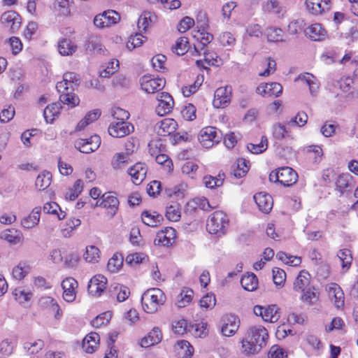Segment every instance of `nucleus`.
Here are the masks:
<instances>
[{"instance_id": "nucleus-1", "label": "nucleus", "mask_w": 358, "mask_h": 358, "mask_svg": "<svg viewBox=\"0 0 358 358\" xmlns=\"http://www.w3.org/2000/svg\"><path fill=\"white\" fill-rule=\"evenodd\" d=\"M268 334L261 325L251 327L241 341V353L250 356L257 354L266 345Z\"/></svg>"}, {"instance_id": "nucleus-2", "label": "nucleus", "mask_w": 358, "mask_h": 358, "mask_svg": "<svg viewBox=\"0 0 358 358\" xmlns=\"http://www.w3.org/2000/svg\"><path fill=\"white\" fill-rule=\"evenodd\" d=\"M80 85V77L73 72H67L63 76V80L58 82L56 89L59 95V101L71 108L79 104L80 99L73 91Z\"/></svg>"}, {"instance_id": "nucleus-3", "label": "nucleus", "mask_w": 358, "mask_h": 358, "mask_svg": "<svg viewBox=\"0 0 358 358\" xmlns=\"http://www.w3.org/2000/svg\"><path fill=\"white\" fill-rule=\"evenodd\" d=\"M228 225L227 215L222 211H215L209 216L206 229L211 234L222 236L225 234Z\"/></svg>"}, {"instance_id": "nucleus-4", "label": "nucleus", "mask_w": 358, "mask_h": 358, "mask_svg": "<svg viewBox=\"0 0 358 358\" xmlns=\"http://www.w3.org/2000/svg\"><path fill=\"white\" fill-rule=\"evenodd\" d=\"M268 178L271 182H279L283 186L289 187L296 182L298 174L293 169L284 166L272 171Z\"/></svg>"}, {"instance_id": "nucleus-5", "label": "nucleus", "mask_w": 358, "mask_h": 358, "mask_svg": "<svg viewBox=\"0 0 358 358\" xmlns=\"http://www.w3.org/2000/svg\"><path fill=\"white\" fill-rule=\"evenodd\" d=\"M221 139V131L214 127L203 128L198 136L199 141L206 148H212L215 144L219 143Z\"/></svg>"}, {"instance_id": "nucleus-6", "label": "nucleus", "mask_w": 358, "mask_h": 358, "mask_svg": "<svg viewBox=\"0 0 358 358\" xmlns=\"http://www.w3.org/2000/svg\"><path fill=\"white\" fill-rule=\"evenodd\" d=\"M280 308L276 305H270L268 306H255L254 307V313L257 316H261L265 322L271 323L276 322L280 317Z\"/></svg>"}, {"instance_id": "nucleus-7", "label": "nucleus", "mask_w": 358, "mask_h": 358, "mask_svg": "<svg viewBox=\"0 0 358 358\" xmlns=\"http://www.w3.org/2000/svg\"><path fill=\"white\" fill-rule=\"evenodd\" d=\"M101 145V138L94 135L89 138H79L75 141V148L83 153H91L96 150Z\"/></svg>"}, {"instance_id": "nucleus-8", "label": "nucleus", "mask_w": 358, "mask_h": 358, "mask_svg": "<svg viewBox=\"0 0 358 358\" xmlns=\"http://www.w3.org/2000/svg\"><path fill=\"white\" fill-rule=\"evenodd\" d=\"M134 130V126L126 121H114L110 124L108 129L109 134L114 138H122Z\"/></svg>"}, {"instance_id": "nucleus-9", "label": "nucleus", "mask_w": 358, "mask_h": 358, "mask_svg": "<svg viewBox=\"0 0 358 358\" xmlns=\"http://www.w3.org/2000/svg\"><path fill=\"white\" fill-rule=\"evenodd\" d=\"M119 20V14L113 10H109L96 15L94 24L96 27L104 28L117 23Z\"/></svg>"}, {"instance_id": "nucleus-10", "label": "nucleus", "mask_w": 358, "mask_h": 358, "mask_svg": "<svg viewBox=\"0 0 358 358\" xmlns=\"http://www.w3.org/2000/svg\"><path fill=\"white\" fill-rule=\"evenodd\" d=\"M141 305L143 310L148 314H154L157 312V289L155 288L148 289L142 294Z\"/></svg>"}, {"instance_id": "nucleus-11", "label": "nucleus", "mask_w": 358, "mask_h": 358, "mask_svg": "<svg viewBox=\"0 0 358 358\" xmlns=\"http://www.w3.org/2000/svg\"><path fill=\"white\" fill-rule=\"evenodd\" d=\"M1 22L6 29L11 33H15L20 27L21 17L15 11L9 10L1 15Z\"/></svg>"}, {"instance_id": "nucleus-12", "label": "nucleus", "mask_w": 358, "mask_h": 358, "mask_svg": "<svg viewBox=\"0 0 358 358\" xmlns=\"http://www.w3.org/2000/svg\"><path fill=\"white\" fill-rule=\"evenodd\" d=\"M231 98V87L229 86L217 88L214 94L213 104L215 108H224L227 107Z\"/></svg>"}, {"instance_id": "nucleus-13", "label": "nucleus", "mask_w": 358, "mask_h": 358, "mask_svg": "<svg viewBox=\"0 0 358 358\" xmlns=\"http://www.w3.org/2000/svg\"><path fill=\"white\" fill-rule=\"evenodd\" d=\"M107 279L101 275H94L88 283L87 290L93 296H100L106 288Z\"/></svg>"}, {"instance_id": "nucleus-14", "label": "nucleus", "mask_w": 358, "mask_h": 358, "mask_svg": "<svg viewBox=\"0 0 358 358\" xmlns=\"http://www.w3.org/2000/svg\"><path fill=\"white\" fill-rule=\"evenodd\" d=\"M62 287L63 289V299L66 302H73L76 296L78 282L73 278H66L62 281Z\"/></svg>"}, {"instance_id": "nucleus-15", "label": "nucleus", "mask_w": 358, "mask_h": 358, "mask_svg": "<svg viewBox=\"0 0 358 358\" xmlns=\"http://www.w3.org/2000/svg\"><path fill=\"white\" fill-rule=\"evenodd\" d=\"M305 3L308 12L319 15L330 9L331 0H306Z\"/></svg>"}, {"instance_id": "nucleus-16", "label": "nucleus", "mask_w": 358, "mask_h": 358, "mask_svg": "<svg viewBox=\"0 0 358 358\" xmlns=\"http://www.w3.org/2000/svg\"><path fill=\"white\" fill-rule=\"evenodd\" d=\"M222 322L221 331L223 336H231L238 331L240 321L236 316L226 315L223 317Z\"/></svg>"}, {"instance_id": "nucleus-17", "label": "nucleus", "mask_w": 358, "mask_h": 358, "mask_svg": "<svg viewBox=\"0 0 358 358\" xmlns=\"http://www.w3.org/2000/svg\"><path fill=\"white\" fill-rule=\"evenodd\" d=\"M256 92L263 96H279L282 92V87L278 83H262L259 85Z\"/></svg>"}, {"instance_id": "nucleus-18", "label": "nucleus", "mask_w": 358, "mask_h": 358, "mask_svg": "<svg viewBox=\"0 0 358 358\" xmlns=\"http://www.w3.org/2000/svg\"><path fill=\"white\" fill-rule=\"evenodd\" d=\"M38 304L41 308L43 309H48L55 312L54 317L55 320H59L63 315V312L57 301L50 296H42L38 301Z\"/></svg>"}, {"instance_id": "nucleus-19", "label": "nucleus", "mask_w": 358, "mask_h": 358, "mask_svg": "<svg viewBox=\"0 0 358 358\" xmlns=\"http://www.w3.org/2000/svg\"><path fill=\"white\" fill-rule=\"evenodd\" d=\"M172 96L167 92L158 94V116H163L170 113L173 107Z\"/></svg>"}, {"instance_id": "nucleus-20", "label": "nucleus", "mask_w": 358, "mask_h": 358, "mask_svg": "<svg viewBox=\"0 0 358 358\" xmlns=\"http://www.w3.org/2000/svg\"><path fill=\"white\" fill-rule=\"evenodd\" d=\"M95 206L108 209V213L113 217L118 209L119 201L115 196L106 193L103 194L101 201H97Z\"/></svg>"}, {"instance_id": "nucleus-21", "label": "nucleus", "mask_w": 358, "mask_h": 358, "mask_svg": "<svg viewBox=\"0 0 358 358\" xmlns=\"http://www.w3.org/2000/svg\"><path fill=\"white\" fill-rule=\"evenodd\" d=\"M147 169L143 164L136 163L128 169V174L131 176L132 182L140 185L145 178Z\"/></svg>"}, {"instance_id": "nucleus-22", "label": "nucleus", "mask_w": 358, "mask_h": 358, "mask_svg": "<svg viewBox=\"0 0 358 358\" xmlns=\"http://www.w3.org/2000/svg\"><path fill=\"white\" fill-rule=\"evenodd\" d=\"M253 198L262 212L268 213L272 209L273 203V199L268 194L259 192L255 194Z\"/></svg>"}, {"instance_id": "nucleus-23", "label": "nucleus", "mask_w": 358, "mask_h": 358, "mask_svg": "<svg viewBox=\"0 0 358 358\" xmlns=\"http://www.w3.org/2000/svg\"><path fill=\"white\" fill-rule=\"evenodd\" d=\"M41 213V207L36 206L33 208L31 212L21 220V226L26 229H30L36 227L40 221Z\"/></svg>"}, {"instance_id": "nucleus-24", "label": "nucleus", "mask_w": 358, "mask_h": 358, "mask_svg": "<svg viewBox=\"0 0 358 358\" xmlns=\"http://www.w3.org/2000/svg\"><path fill=\"white\" fill-rule=\"evenodd\" d=\"M176 238V231L172 227L158 231V252L159 248L169 247L173 244Z\"/></svg>"}, {"instance_id": "nucleus-25", "label": "nucleus", "mask_w": 358, "mask_h": 358, "mask_svg": "<svg viewBox=\"0 0 358 358\" xmlns=\"http://www.w3.org/2000/svg\"><path fill=\"white\" fill-rule=\"evenodd\" d=\"M158 136H169L173 134L178 127L177 122L172 118H164L158 120Z\"/></svg>"}, {"instance_id": "nucleus-26", "label": "nucleus", "mask_w": 358, "mask_h": 358, "mask_svg": "<svg viewBox=\"0 0 358 358\" xmlns=\"http://www.w3.org/2000/svg\"><path fill=\"white\" fill-rule=\"evenodd\" d=\"M0 238L12 245H17L22 242L23 235L19 230L7 229L1 232Z\"/></svg>"}, {"instance_id": "nucleus-27", "label": "nucleus", "mask_w": 358, "mask_h": 358, "mask_svg": "<svg viewBox=\"0 0 358 358\" xmlns=\"http://www.w3.org/2000/svg\"><path fill=\"white\" fill-rule=\"evenodd\" d=\"M100 337L96 332L87 334L83 341V348L87 353H93L98 348Z\"/></svg>"}, {"instance_id": "nucleus-28", "label": "nucleus", "mask_w": 358, "mask_h": 358, "mask_svg": "<svg viewBox=\"0 0 358 358\" xmlns=\"http://www.w3.org/2000/svg\"><path fill=\"white\" fill-rule=\"evenodd\" d=\"M305 35L312 41H322L326 36V31L319 23H315L304 30Z\"/></svg>"}, {"instance_id": "nucleus-29", "label": "nucleus", "mask_w": 358, "mask_h": 358, "mask_svg": "<svg viewBox=\"0 0 358 358\" xmlns=\"http://www.w3.org/2000/svg\"><path fill=\"white\" fill-rule=\"evenodd\" d=\"M85 49L87 52L104 53L105 48L97 36H90L85 43Z\"/></svg>"}, {"instance_id": "nucleus-30", "label": "nucleus", "mask_w": 358, "mask_h": 358, "mask_svg": "<svg viewBox=\"0 0 358 358\" xmlns=\"http://www.w3.org/2000/svg\"><path fill=\"white\" fill-rule=\"evenodd\" d=\"M175 351L178 358H190L194 349L188 341L182 340L178 341L175 345Z\"/></svg>"}, {"instance_id": "nucleus-31", "label": "nucleus", "mask_w": 358, "mask_h": 358, "mask_svg": "<svg viewBox=\"0 0 358 358\" xmlns=\"http://www.w3.org/2000/svg\"><path fill=\"white\" fill-rule=\"evenodd\" d=\"M310 275L308 271H301L294 282V290L304 292L310 286Z\"/></svg>"}, {"instance_id": "nucleus-32", "label": "nucleus", "mask_w": 358, "mask_h": 358, "mask_svg": "<svg viewBox=\"0 0 358 358\" xmlns=\"http://www.w3.org/2000/svg\"><path fill=\"white\" fill-rule=\"evenodd\" d=\"M329 296L334 299V304L340 308L344 304V294L341 288L336 283H331L329 287Z\"/></svg>"}, {"instance_id": "nucleus-33", "label": "nucleus", "mask_w": 358, "mask_h": 358, "mask_svg": "<svg viewBox=\"0 0 358 358\" xmlns=\"http://www.w3.org/2000/svg\"><path fill=\"white\" fill-rule=\"evenodd\" d=\"M110 293L113 297H116L118 302H122L129 297L130 290L123 285L115 284L112 285Z\"/></svg>"}, {"instance_id": "nucleus-34", "label": "nucleus", "mask_w": 358, "mask_h": 358, "mask_svg": "<svg viewBox=\"0 0 358 358\" xmlns=\"http://www.w3.org/2000/svg\"><path fill=\"white\" fill-rule=\"evenodd\" d=\"M76 50V45L70 39L62 38L58 42L59 52L63 56L71 55Z\"/></svg>"}, {"instance_id": "nucleus-35", "label": "nucleus", "mask_w": 358, "mask_h": 358, "mask_svg": "<svg viewBox=\"0 0 358 358\" xmlns=\"http://www.w3.org/2000/svg\"><path fill=\"white\" fill-rule=\"evenodd\" d=\"M129 160L128 155L124 152H117L113 156L110 165L115 171L121 170L129 164Z\"/></svg>"}, {"instance_id": "nucleus-36", "label": "nucleus", "mask_w": 358, "mask_h": 358, "mask_svg": "<svg viewBox=\"0 0 358 358\" xmlns=\"http://www.w3.org/2000/svg\"><path fill=\"white\" fill-rule=\"evenodd\" d=\"M142 90L148 94H154L157 90V79L151 75H145L141 79Z\"/></svg>"}, {"instance_id": "nucleus-37", "label": "nucleus", "mask_w": 358, "mask_h": 358, "mask_svg": "<svg viewBox=\"0 0 358 358\" xmlns=\"http://www.w3.org/2000/svg\"><path fill=\"white\" fill-rule=\"evenodd\" d=\"M44 213L56 215L59 220L64 219L66 213L62 211L59 206L55 202H48L43 207Z\"/></svg>"}, {"instance_id": "nucleus-38", "label": "nucleus", "mask_w": 358, "mask_h": 358, "mask_svg": "<svg viewBox=\"0 0 358 358\" xmlns=\"http://www.w3.org/2000/svg\"><path fill=\"white\" fill-rule=\"evenodd\" d=\"M225 175L220 172L217 176H206L203 178V182L207 188L213 189L223 185Z\"/></svg>"}, {"instance_id": "nucleus-39", "label": "nucleus", "mask_w": 358, "mask_h": 358, "mask_svg": "<svg viewBox=\"0 0 358 358\" xmlns=\"http://www.w3.org/2000/svg\"><path fill=\"white\" fill-rule=\"evenodd\" d=\"M241 284L244 289L249 292L255 291L258 286L257 277L252 273L245 275L241 280Z\"/></svg>"}, {"instance_id": "nucleus-40", "label": "nucleus", "mask_w": 358, "mask_h": 358, "mask_svg": "<svg viewBox=\"0 0 358 358\" xmlns=\"http://www.w3.org/2000/svg\"><path fill=\"white\" fill-rule=\"evenodd\" d=\"M266 12L276 15L279 17L283 16L285 10L278 0H268L264 6Z\"/></svg>"}, {"instance_id": "nucleus-41", "label": "nucleus", "mask_w": 358, "mask_h": 358, "mask_svg": "<svg viewBox=\"0 0 358 358\" xmlns=\"http://www.w3.org/2000/svg\"><path fill=\"white\" fill-rule=\"evenodd\" d=\"M295 81H301L303 84L308 86L311 94L316 93L319 88L317 83L315 82V78L310 73L299 75Z\"/></svg>"}, {"instance_id": "nucleus-42", "label": "nucleus", "mask_w": 358, "mask_h": 358, "mask_svg": "<svg viewBox=\"0 0 358 358\" xmlns=\"http://www.w3.org/2000/svg\"><path fill=\"white\" fill-rule=\"evenodd\" d=\"M60 112V104L54 103L48 106L43 111L44 118L48 123H52Z\"/></svg>"}, {"instance_id": "nucleus-43", "label": "nucleus", "mask_w": 358, "mask_h": 358, "mask_svg": "<svg viewBox=\"0 0 358 358\" xmlns=\"http://www.w3.org/2000/svg\"><path fill=\"white\" fill-rule=\"evenodd\" d=\"M30 266L25 262H20L12 271L13 278L17 280L23 279L29 272Z\"/></svg>"}, {"instance_id": "nucleus-44", "label": "nucleus", "mask_w": 358, "mask_h": 358, "mask_svg": "<svg viewBox=\"0 0 358 358\" xmlns=\"http://www.w3.org/2000/svg\"><path fill=\"white\" fill-rule=\"evenodd\" d=\"M83 257L88 263H96L100 259V250L94 245H88L85 248V252L83 255Z\"/></svg>"}, {"instance_id": "nucleus-45", "label": "nucleus", "mask_w": 358, "mask_h": 358, "mask_svg": "<svg viewBox=\"0 0 358 358\" xmlns=\"http://www.w3.org/2000/svg\"><path fill=\"white\" fill-rule=\"evenodd\" d=\"M52 176L48 171L41 173L36 178L35 185L39 190L42 191L48 188L51 184Z\"/></svg>"}, {"instance_id": "nucleus-46", "label": "nucleus", "mask_w": 358, "mask_h": 358, "mask_svg": "<svg viewBox=\"0 0 358 358\" xmlns=\"http://www.w3.org/2000/svg\"><path fill=\"white\" fill-rule=\"evenodd\" d=\"M172 51L178 55H184L189 50V40L185 36L180 37L172 46Z\"/></svg>"}, {"instance_id": "nucleus-47", "label": "nucleus", "mask_w": 358, "mask_h": 358, "mask_svg": "<svg viewBox=\"0 0 358 358\" xmlns=\"http://www.w3.org/2000/svg\"><path fill=\"white\" fill-rule=\"evenodd\" d=\"M101 67L102 70L100 71L99 76L102 78H108L117 71L119 68V61L113 59Z\"/></svg>"}, {"instance_id": "nucleus-48", "label": "nucleus", "mask_w": 358, "mask_h": 358, "mask_svg": "<svg viewBox=\"0 0 358 358\" xmlns=\"http://www.w3.org/2000/svg\"><path fill=\"white\" fill-rule=\"evenodd\" d=\"M83 189V184L81 180H77L73 187L68 189V191L65 194L66 199L70 201H74L80 194L82 192Z\"/></svg>"}, {"instance_id": "nucleus-49", "label": "nucleus", "mask_w": 358, "mask_h": 358, "mask_svg": "<svg viewBox=\"0 0 358 358\" xmlns=\"http://www.w3.org/2000/svg\"><path fill=\"white\" fill-rule=\"evenodd\" d=\"M193 291L191 289L184 288L178 295L176 305L178 308H184L192 300Z\"/></svg>"}, {"instance_id": "nucleus-50", "label": "nucleus", "mask_w": 358, "mask_h": 358, "mask_svg": "<svg viewBox=\"0 0 358 358\" xmlns=\"http://www.w3.org/2000/svg\"><path fill=\"white\" fill-rule=\"evenodd\" d=\"M285 124L277 123L273 126V135L277 140H282L286 137H289L291 132L286 128Z\"/></svg>"}, {"instance_id": "nucleus-51", "label": "nucleus", "mask_w": 358, "mask_h": 358, "mask_svg": "<svg viewBox=\"0 0 358 358\" xmlns=\"http://www.w3.org/2000/svg\"><path fill=\"white\" fill-rule=\"evenodd\" d=\"M248 150L252 154H260L268 148V139L266 136H262L259 143H249L247 145Z\"/></svg>"}, {"instance_id": "nucleus-52", "label": "nucleus", "mask_w": 358, "mask_h": 358, "mask_svg": "<svg viewBox=\"0 0 358 358\" xmlns=\"http://www.w3.org/2000/svg\"><path fill=\"white\" fill-rule=\"evenodd\" d=\"M193 327L192 324L188 323L187 320L182 319L173 324V331L176 334L183 335L187 331H191V328Z\"/></svg>"}, {"instance_id": "nucleus-53", "label": "nucleus", "mask_w": 358, "mask_h": 358, "mask_svg": "<svg viewBox=\"0 0 358 358\" xmlns=\"http://www.w3.org/2000/svg\"><path fill=\"white\" fill-rule=\"evenodd\" d=\"M166 217L167 219L172 222H177L180 217V205L177 203H173L166 209Z\"/></svg>"}, {"instance_id": "nucleus-54", "label": "nucleus", "mask_w": 358, "mask_h": 358, "mask_svg": "<svg viewBox=\"0 0 358 358\" xmlns=\"http://www.w3.org/2000/svg\"><path fill=\"white\" fill-rule=\"evenodd\" d=\"M123 264V257L120 254H115L108 260L107 268L108 270L112 273L117 272L122 267Z\"/></svg>"}, {"instance_id": "nucleus-55", "label": "nucleus", "mask_w": 358, "mask_h": 358, "mask_svg": "<svg viewBox=\"0 0 358 358\" xmlns=\"http://www.w3.org/2000/svg\"><path fill=\"white\" fill-rule=\"evenodd\" d=\"M80 220L78 218L72 217L69 219L66 222V227L62 229V233L64 237H70L73 231L80 225Z\"/></svg>"}, {"instance_id": "nucleus-56", "label": "nucleus", "mask_w": 358, "mask_h": 358, "mask_svg": "<svg viewBox=\"0 0 358 358\" xmlns=\"http://www.w3.org/2000/svg\"><path fill=\"white\" fill-rule=\"evenodd\" d=\"M337 256L342 262L343 269H345L346 271L348 270L352 261V257L350 250L348 249L340 250L337 254Z\"/></svg>"}, {"instance_id": "nucleus-57", "label": "nucleus", "mask_w": 358, "mask_h": 358, "mask_svg": "<svg viewBox=\"0 0 358 358\" xmlns=\"http://www.w3.org/2000/svg\"><path fill=\"white\" fill-rule=\"evenodd\" d=\"M13 295L16 301L23 304L30 301L32 297V293L26 292L21 288H16L13 292Z\"/></svg>"}, {"instance_id": "nucleus-58", "label": "nucleus", "mask_w": 358, "mask_h": 358, "mask_svg": "<svg viewBox=\"0 0 358 358\" xmlns=\"http://www.w3.org/2000/svg\"><path fill=\"white\" fill-rule=\"evenodd\" d=\"M14 349V345L8 340L5 339L0 343V358H6L10 356Z\"/></svg>"}, {"instance_id": "nucleus-59", "label": "nucleus", "mask_w": 358, "mask_h": 358, "mask_svg": "<svg viewBox=\"0 0 358 358\" xmlns=\"http://www.w3.org/2000/svg\"><path fill=\"white\" fill-rule=\"evenodd\" d=\"M273 272V280L276 286H283L286 280L285 272L279 268H274L272 270Z\"/></svg>"}, {"instance_id": "nucleus-60", "label": "nucleus", "mask_w": 358, "mask_h": 358, "mask_svg": "<svg viewBox=\"0 0 358 358\" xmlns=\"http://www.w3.org/2000/svg\"><path fill=\"white\" fill-rule=\"evenodd\" d=\"M44 346V343L42 340H38L34 343H25L24 348L30 355H34L41 351Z\"/></svg>"}, {"instance_id": "nucleus-61", "label": "nucleus", "mask_w": 358, "mask_h": 358, "mask_svg": "<svg viewBox=\"0 0 358 358\" xmlns=\"http://www.w3.org/2000/svg\"><path fill=\"white\" fill-rule=\"evenodd\" d=\"M282 30L276 27L269 28L266 31L268 40L273 42L282 41Z\"/></svg>"}, {"instance_id": "nucleus-62", "label": "nucleus", "mask_w": 358, "mask_h": 358, "mask_svg": "<svg viewBox=\"0 0 358 358\" xmlns=\"http://www.w3.org/2000/svg\"><path fill=\"white\" fill-rule=\"evenodd\" d=\"M308 121V115L304 112H299L294 118H292L289 121H287L286 124L289 126H295L297 125L299 127L304 126Z\"/></svg>"}, {"instance_id": "nucleus-63", "label": "nucleus", "mask_w": 358, "mask_h": 358, "mask_svg": "<svg viewBox=\"0 0 358 358\" xmlns=\"http://www.w3.org/2000/svg\"><path fill=\"white\" fill-rule=\"evenodd\" d=\"M352 180V176L350 174L340 175L336 180L337 188L341 192H343L345 189L350 187V182Z\"/></svg>"}, {"instance_id": "nucleus-64", "label": "nucleus", "mask_w": 358, "mask_h": 358, "mask_svg": "<svg viewBox=\"0 0 358 358\" xmlns=\"http://www.w3.org/2000/svg\"><path fill=\"white\" fill-rule=\"evenodd\" d=\"M306 24L305 21L301 18H298L292 21L288 24V31L291 34H296L299 31L303 29L306 27Z\"/></svg>"}]
</instances>
